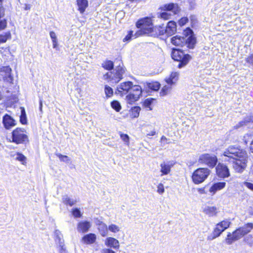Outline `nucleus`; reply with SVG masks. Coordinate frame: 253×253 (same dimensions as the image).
<instances>
[{
	"label": "nucleus",
	"mask_w": 253,
	"mask_h": 253,
	"mask_svg": "<svg viewBox=\"0 0 253 253\" xmlns=\"http://www.w3.org/2000/svg\"><path fill=\"white\" fill-rule=\"evenodd\" d=\"M133 110L136 112V114L134 115V117H137L139 116V111L140 110V108L135 107L134 108Z\"/></svg>",
	"instance_id": "obj_53"
},
{
	"label": "nucleus",
	"mask_w": 253,
	"mask_h": 253,
	"mask_svg": "<svg viewBox=\"0 0 253 253\" xmlns=\"http://www.w3.org/2000/svg\"><path fill=\"white\" fill-rule=\"evenodd\" d=\"M97 229L100 235L102 237H106L108 234V227L103 222L98 220L96 223Z\"/></svg>",
	"instance_id": "obj_18"
},
{
	"label": "nucleus",
	"mask_w": 253,
	"mask_h": 253,
	"mask_svg": "<svg viewBox=\"0 0 253 253\" xmlns=\"http://www.w3.org/2000/svg\"><path fill=\"white\" fill-rule=\"evenodd\" d=\"M246 61L247 62L253 64V54H251L246 59Z\"/></svg>",
	"instance_id": "obj_50"
},
{
	"label": "nucleus",
	"mask_w": 253,
	"mask_h": 253,
	"mask_svg": "<svg viewBox=\"0 0 253 253\" xmlns=\"http://www.w3.org/2000/svg\"><path fill=\"white\" fill-rule=\"evenodd\" d=\"M231 224V222L228 219L224 220L217 224L219 226V227H221L224 231H225L226 229H227Z\"/></svg>",
	"instance_id": "obj_29"
},
{
	"label": "nucleus",
	"mask_w": 253,
	"mask_h": 253,
	"mask_svg": "<svg viewBox=\"0 0 253 253\" xmlns=\"http://www.w3.org/2000/svg\"><path fill=\"white\" fill-rule=\"evenodd\" d=\"M142 93V89L140 86L138 85H133L129 93L126 95V99L127 102L129 104L138 100Z\"/></svg>",
	"instance_id": "obj_10"
},
{
	"label": "nucleus",
	"mask_w": 253,
	"mask_h": 253,
	"mask_svg": "<svg viewBox=\"0 0 253 253\" xmlns=\"http://www.w3.org/2000/svg\"><path fill=\"white\" fill-rule=\"evenodd\" d=\"M125 69L121 66H117L113 71L104 74L103 79L107 80L111 84H116L119 83L123 78Z\"/></svg>",
	"instance_id": "obj_5"
},
{
	"label": "nucleus",
	"mask_w": 253,
	"mask_h": 253,
	"mask_svg": "<svg viewBox=\"0 0 253 253\" xmlns=\"http://www.w3.org/2000/svg\"><path fill=\"white\" fill-rule=\"evenodd\" d=\"M156 134V131L155 130H152L147 134V136H153Z\"/></svg>",
	"instance_id": "obj_55"
},
{
	"label": "nucleus",
	"mask_w": 253,
	"mask_h": 253,
	"mask_svg": "<svg viewBox=\"0 0 253 253\" xmlns=\"http://www.w3.org/2000/svg\"><path fill=\"white\" fill-rule=\"evenodd\" d=\"M226 183L224 182H217L214 183L210 189V192L212 193L213 194L218 191L222 189L225 187Z\"/></svg>",
	"instance_id": "obj_25"
},
{
	"label": "nucleus",
	"mask_w": 253,
	"mask_h": 253,
	"mask_svg": "<svg viewBox=\"0 0 253 253\" xmlns=\"http://www.w3.org/2000/svg\"><path fill=\"white\" fill-rule=\"evenodd\" d=\"M96 237L94 234L89 233L84 236L82 238V241L86 244H91L96 241Z\"/></svg>",
	"instance_id": "obj_23"
},
{
	"label": "nucleus",
	"mask_w": 253,
	"mask_h": 253,
	"mask_svg": "<svg viewBox=\"0 0 253 253\" xmlns=\"http://www.w3.org/2000/svg\"><path fill=\"white\" fill-rule=\"evenodd\" d=\"M147 84L149 88L154 91L158 90L160 87V84L158 82H156L148 83Z\"/></svg>",
	"instance_id": "obj_32"
},
{
	"label": "nucleus",
	"mask_w": 253,
	"mask_h": 253,
	"mask_svg": "<svg viewBox=\"0 0 253 253\" xmlns=\"http://www.w3.org/2000/svg\"><path fill=\"white\" fill-rule=\"evenodd\" d=\"M210 173V171L207 168H199L194 171L192 176L193 182L196 184L203 182Z\"/></svg>",
	"instance_id": "obj_8"
},
{
	"label": "nucleus",
	"mask_w": 253,
	"mask_h": 253,
	"mask_svg": "<svg viewBox=\"0 0 253 253\" xmlns=\"http://www.w3.org/2000/svg\"><path fill=\"white\" fill-rule=\"evenodd\" d=\"M199 162L208 165L210 167H213L216 164L217 158L214 155L209 154H204L200 156Z\"/></svg>",
	"instance_id": "obj_12"
},
{
	"label": "nucleus",
	"mask_w": 253,
	"mask_h": 253,
	"mask_svg": "<svg viewBox=\"0 0 253 253\" xmlns=\"http://www.w3.org/2000/svg\"><path fill=\"white\" fill-rule=\"evenodd\" d=\"M223 231L224 230L221 227H219L217 224H216L213 232L208 237L207 239L208 240H212L219 237Z\"/></svg>",
	"instance_id": "obj_21"
},
{
	"label": "nucleus",
	"mask_w": 253,
	"mask_h": 253,
	"mask_svg": "<svg viewBox=\"0 0 253 253\" xmlns=\"http://www.w3.org/2000/svg\"><path fill=\"white\" fill-rule=\"evenodd\" d=\"M7 25V22L5 19H2L0 20V30H3L5 29Z\"/></svg>",
	"instance_id": "obj_47"
},
{
	"label": "nucleus",
	"mask_w": 253,
	"mask_h": 253,
	"mask_svg": "<svg viewBox=\"0 0 253 253\" xmlns=\"http://www.w3.org/2000/svg\"><path fill=\"white\" fill-rule=\"evenodd\" d=\"M0 75L3 76V79L7 82L11 83L13 77L11 75V69L9 66H3L0 68Z\"/></svg>",
	"instance_id": "obj_15"
},
{
	"label": "nucleus",
	"mask_w": 253,
	"mask_h": 253,
	"mask_svg": "<svg viewBox=\"0 0 253 253\" xmlns=\"http://www.w3.org/2000/svg\"><path fill=\"white\" fill-rule=\"evenodd\" d=\"M78 10L81 14H83L86 8L88 7V3L87 0H77Z\"/></svg>",
	"instance_id": "obj_22"
},
{
	"label": "nucleus",
	"mask_w": 253,
	"mask_h": 253,
	"mask_svg": "<svg viewBox=\"0 0 253 253\" xmlns=\"http://www.w3.org/2000/svg\"><path fill=\"white\" fill-rule=\"evenodd\" d=\"M111 107L117 112H119L121 109L120 103L118 101H113L111 103Z\"/></svg>",
	"instance_id": "obj_40"
},
{
	"label": "nucleus",
	"mask_w": 253,
	"mask_h": 253,
	"mask_svg": "<svg viewBox=\"0 0 253 253\" xmlns=\"http://www.w3.org/2000/svg\"><path fill=\"white\" fill-rule=\"evenodd\" d=\"M72 215L75 218L81 217L82 215V214L80 211V210L78 208H75L72 209Z\"/></svg>",
	"instance_id": "obj_41"
},
{
	"label": "nucleus",
	"mask_w": 253,
	"mask_h": 253,
	"mask_svg": "<svg viewBox=\"0 0 253 253\" xmlns=\"http://www.w3.org/2000/svg\"><path fill=\"white\" fill-rule=\"evenodd\" d=\"M49 35L52 42L53 47L56 49L58 46V40L56 34L53 31H51Z\"/></svg>",
	"instance_id": "obj_31"
},
{
	"label": "nucleus",
	"mask_w": 253,
	"mask_h": 253,
	"mask_svg": "<svg viewBox=\"0 0 253 253\" xmlns=\"http://www.w3.org/2000/svg\"><path fill=\"white\" fill-rule=\"evenodd\" d=\"M56 155L59 158L61 161L68 163L70 161L69 157L66 155H63L60 153H56Z\"/></svg>",
	"instance_id": "obj_39"
},
{
	"label": "nucleus",
	"mask_w": 253,
	"mask_h": 253,
	"mask_svg": "<svg viewBox=\"0 0 253 253\" xmlns=\"http://www.w3.org/2000/svg\"><path fill=\"white\" fill-rule=\"evenodd\" d=\"M42 100H40V110L41 111H42Z\"/></svg>",
	"instance_id": "obj_56"
},
{
	"label": "nucleus",
	"mask_w": 253,
	"mask_h": 253,
	"mask_svg": "<svg viewBox=\"0 0 253 253\" xmlns=\"http://www.w3.org/2000/svg\"><path fill=\"white\" fill-rule=\"evenodd\" d=\"M191 20L192 23H194V17L193 16H191Z\"/></svg>",
	"instance_id": "obj_58"
},
{
	"label": "nucleus",
	"mask_w": 253,
	"mask_h": 253,
	"mask_svg": "<svg viewBox=\"0 0 253 253\" xmlns=\"http://www.w3.org/2000/svg\"><path fill=\"white\" fill-rule=\"evenodd\" d=\"M204 212L210 216L216 215L217 212V208L215 207H207L204 210Z\"/></svg>",
	"instance_id": "obj_27"
},
{
	"label": "nucleus",
	"mask_w": 253,
	"mask_h": 253,
	"mask_svg": "<svg viewBox=\"0 0 253 253\" xmlns=\"http://www.w3.org/2000/svg\"><path fill=\"white\" fill-rule=\"evenodd\" d=\"M54 233L55 236V241L56 243L59 245V246L63 245L64 241L62 239L63 236L60 231L59 230H56Z\"/></svg>",
	"instance_id": "obj_28"
},
{
	"label": "nucleus",
	"mask_w": 253,
	"mask_h": 253,
	"mask_svg": "<svg viewBox=\"0 0 253 253\" xmlns=\"http://www.w3.org/2000/svg\"><path fill=\"white\" fill-rule=\"evenodd\" d=\"M91 224L89 221H83L78 223L77 229L79 232L85 233L88 231Z\"/></svg>",
	"instance_id": "obj_19"
},
{
	"label": "nucleus",
	"mask_w": 253,
	"mask_h": 253,
	"mask_svg": "<svg viewBox=\"0 0 253 253\" xmlns=\"http://www.w3.org/2000/svg\"><path fill=\"white\" fill-rule=\"evenodd\" d=\"M25 129L16 128L12 132V142L16 144H22L28 141V137Z\"/></svg>",
	"instance_id": "obj_9"
},
{
	"label": "nucleus",
	"mask_w": 253,
	"mask_h": 253,
	"mask_svg": "<svg viewBox=\"0 0 253 253\" xmlns=\"http://www.w3.org/2000/svg\"><path fill=\"white\" fill-rule=\"evenodd\" d=\"M157 192L160 194H163L165 192V188L162 183H159L157 186Z\"/></svg>",
	"instance_id": "obj_43"
},
{
	"label": "nucleus",
	"mask_w": 253,
	"mask_h": 253,
	"mask_svg": "<svg viewBox=\"0 0 253 253\" xmlns=\"http://www.w3.org/2000/svg\"><path fill=\"white\" fill-rule=\"evenodd\" d=\"M253 229V224L249 223L236 229L232 233H229L225 239L226 243L228 245L231 244L234 241L240 239L250 232Z\"/></svg>",
	"instance_id": "obj_3"
},
{
	"label": "nucleus",
	"mask_w": 253,
	"mask_h": 253,
	"mask_svg": "<svg viewBox=\"0 0 253 253\" xmlns=\"http://www.w3.org/2000/svg\"><path fill=\"white\" fill-rule=\"evenodd\" d=\"M7 38L6 36L0 35V43L6 42Z\"/></svg>",
	"instance_id": "obj_51"
},
{
	"label": "nucleus",
	"mask_w": 253,
	"mask_h": 253,
	"mask_svg": "<svg viewBox=\"0 0 253 253\" xmlns=\"http://www.w3.org/2000/svg\"><path fill=\"white\" fill-rule=\"evenodd\" d=\"M120 137L125 143L127 145H128L129 143V137L128 135L126 134L120 133Z\"/></svg>",
	"instance_id": "obj_42"
},
{
	"label": "nucleus",
	"mask_w": 253,
	"mask_h": 253,
	"mask_svg": "<svg viewBox=\"0 0 253 253\" xmlns=\"http://www.w3.org/2000/svg\"><path fill=\"white\" fill-rule=\"evenodd\" d=\"M173 59L179 62L178 67L181 68L186 66L191 59V56L188 54H185L182 50L173 49L171 53Z\"/></svg>",
	"instance_id": "obj_7"
},
{
	"label": "nucleus",
	"mask_w": 253,
	"mask_h": 253,
	"mask_svg": "<svg viewBox=\"0 0 253 253\" xmlns=\"http://www.w3.org/2000/svg\"><path fill=\"white\" fill-rule=\"evenodd\" d=\"M172 162H163L160 164V171L161 172V176L169 174L171 171V168L173 166Z\"/></svg>",
	"instance_id": "obj_16"
},
{
	"label": "nucleus",
	"mask_w": 253,
	"mask_h": 253,
	"mask_svg": "<svg viewBox=\"0 0 253 253\" xmlns=\"http://www.w3.org/2000/svg\"><path fill=\"white\" fill-rule=\"evenodd\" d=\"M161 10L167 11L160 13L158 15V17L164 20H169L171 18L172 12L173 15L178 14L180 11V8L176 3L166 4L160 8Z\"/></svg>",
	"instance_id": "obj_4"
},
{
	"label": "nucleus",
	"mask_w": 253,
	"mask_h": 253,
	"mask_svg": "<svg viewBox=\"0 0 253 253\" xmlns=\"http://www.w3.org/2000/svg\"><path fill=\"white\" fill-rule=\"evenodd\" d=\"M105 93L107 97H110L113 95V89L107 85L105 86Z\"/></svg>",
	"instance_id": "obj_38"
},
{
	"label": "nucleus",
	"mask_w": 253,
	"mask_h": 253,
	"mask_svg": "<svg viewBox=\"0 0 253 253\" xmlns=\"http://www.w3.org/2000/svg\"><path fill=\"white\" fill-rule=\"evenodd\" d=\"M140 35V34L139 32H137L135 35H133V31H130L128 34L126 36V37L123 39L124 42H128L130 41L132 38H136L139 36Z\"/></svg>",
	"instance_id": "obj_30"
},
{
	"label": "nucleus",
	"mask_w": 253,
	"mask_h": 253,
	"mask_svg": "<svg viewBox=\"0 0 253 253\" xmlns=\"http://www.w3.org/2000/svg\"><path fill=\"white\" fill-rule=\"evenodd\" d=\"M136 26L137 28L140 29V30L138 31L140 35L151 34L154 29L152 19L148 17L139 19L136 23Z\"/></svg>",
	"instance_id": "obj_6"
},
{
	"label": "nucleus",
	"mask_w": 253,
	"mask_h": 253,
	"mask_svg": "<svg viewBox=\"0 0 253 253\" xmlns=\"http://www.w3.org/2000/svg\"><path fill=\"white\" fill-rule=\"evenodd\" d=\"M224 161L233 163V168L236 172L242 173L247 167L248 156L246 152L236 145H230L223 154Z\"/></svg>",
	"instance_id": "obj_1"
},
{
	"label": "nucleus",
	"mask_w": 253,
	"mask_h": 253,
	"mask_svg": "<svg viewBox=\"0 0 253 253\" xmlns=\"http://www.w3.org/2000/svg\"><path fill=\"white\" fill-rule=\"evenodd\" d=\"M4 15V10L2 7H0V18L3 17Z\"/></svg>",
	"instance_id": "obj_54"
},
{
	"label": "nucleus",
	"mask_w": 253,
	"mask_h": 253,
	"mask_svg": "<svg viewBox=\"0 0 253 253\" xmlns=\"http://www.w3.org/2000/svg\"><path fill=\"white\" fill-rule=\"evenodd\" d=\"M253 122V117H251L250 118H247L246 119V120H245V121H242L239 124H240V126H237V128L240 127V126H243L244 125H245V123L246 122L247 123V122Z\"/></svg>",
	"instance_id": "obj_46"
},
{
	"label": "nucleus",
	"mask_w": 253,
	"mask_h": 253,
	"mask_svg": "<svg viewBox=\"0 0 253 253\" xmlns=\"http://www.w3.org/2000/svg\"><path fill=\"white\" fill-rule=\"evenodd\" d=\"M179 73L176 72H172L168 78L166 79V82L168 84L173 85L178 79Z\"/></svg>",
	"instance_id": "obj_24"
},
{
	"label": "nucleus",
	"mask_w": 253,
	"mask_h": 253,
	"mask_svg": "<svg viewBox=\"0 0 253 253\" xmlns=\"http://www.w3.org/2000/svg\"><path fill=\"white\" fill-rule=\"evenodd\" d=\"M250 149H251L252 152L253 153V141H252L251 145H250Z\"/></svg>",
	"instance_id": "obj_57"
},
{
	"label": "nucleus",
	"mask_w": 253,
	"mask_h": 253,
	"mask_svg": "<svg viewBox=\"0 0 253 253\" xmlns=\"http://www.w3.org/2000/svg\"><path fill=\"white\" fill-rule=\"evenodd\" d=\"M185 37L176 36L171 39V42L175 46H183L187 45V47L193 48L196 43L195 38L193 36V31L187 28L184 32Z\"/></svg>",
	"instance_id": "obj_2"
},
{
	"label": "nucleus",
	"mask_w": 253,
	"mask_h": 253,
	"mask_svg": "<svg viewBox=\"0 0 253 253\" xmlns=\"http://www.w3.org/2000/svg\"><path fill=\"white\" fill-rule=\"evenodd\" d=\"M216 169L217 174L220 177H228L230 175L229 169L226 165L223 164H219L217 166Z\"/></svg>",
	"instance_id": "obj_13"
},
{
	"label": "nucleus",
	"mask_w": 253,
	"mask_h": 253,
	"mask_svg": "<svg viewBox=\"0 0 253 253\" xmlns=\"http://www.w3.org/2000/svg\"><path fill=\"white\" fill-rule=\"evenodd\" d=\"M3 0H0V2H1Z\"/></svg>",
	"instance_id": "obj_60"
},
{
	"label": "nucleus",
	"mask_w": 253,
	"mask_h": 253,
	"mask_svg": "<svg viewBox=\"0 0 253 253\" xmlns=\"http://www.w3.org/2000/svg\"><path fill=\"white\" fill-rule=\"evenodd\" d=\"M188 21V18L187 17H182L178 21V24L180 26H184L186 23H187Z\"/></svg>",
	"instance_id": "obj_44"
},
{
	"label": "nucleus",
	"mask_w": 253,
	"mask_h": 253,
	"mask_svg": "<svg viewBox=\"0 0 253 253\" xmlns=\"http://www.w3.org/2000/svg\"><path fill=\"white\" fill-rule=\"evenodd\" d=\"M2 123L4 127L7 129H9L12 127L16 126L15 121L11 116L7 114H6L3 116Z\"/></svg>",
	"instance_id": "obj_17"
},
{
	"label": "nucleus",
	"mask_w": 253,
	"mask_h": 253,
	"mask_svg": "<svg viewBox=\"0 0 253 253\" xmlns=\"http://www.w3.org/2000/svg\"><path fill=\"white\" fill-rule=\"evenodd\" d=\"M171 84H168L165 85L161 90V93L162 95H165L168 94L171 90Z\"/></svg>",
	"instance_id": "obj_36"
},
{
	"label": "nucleus",
	"mask_w": 253,
	"mask_h": 253,
	"mask_svg": "<svg viewBox=\"0 0 253 253\" xmlns=\"http://www.w3.org/2000/svg\"><path fill=\"white\" fill-rule=\"evenodd\" d=\"M154 100V99L152 98H147L143 103L144 106L146 108H148L149 110H151L152 108L151 107V105Z\"/></svg>",
	"instance_id": "obj_37"
},
{
	"label": "nucleus",
	"mask_w": 253,
	"mask_h": 253,
	"mask_svg": "<svg viewBox=\"0 0 253 253\" xmlns=\"http://www.w3.org/2000/svg\"><path fill=\"white\" fill-rule=\"evenodd\" d=\"M244 185L249 189L253 191V183L248 182H244Z\"/></svg>",
	"instance_id": "obj_48"
},
{
	"label": "nucleus",
	"mask_w": 253,
	"mask_h": 253,
	"mask_svg": "<svg viewBox=\"0 0 253 253\" xmlns=\"http://www.w3.org/2000/svg\"><path fill=\"white\" fill-rule=\"evenodd\" d=\"M176 22L173 21H169L165 28L159 27L160 28L159 30V34L160 35L166 34L168 36H172L176 32Z\"/></svg>",
	"instance_id": "obj_11"
},
{
	"label": "nucleus",
	"mask_w": 253,
	"mask_h": 253,
	"mask_svg": "<svg viewBox=\"0 0 253 253\" xmlns=\"http://www.w3.org/2000/svg\"><path fill=\"white\" fill-rule=\"evenodd\" d=\"M133 84L131 82H125L120 84L117 87V91L121 93L126 94L131 90Z\"/></svg>",
	"instance_id": "obj_14"
},
{
	"label": "nucleus",
	"mask_w": 253,
	"mask_h": 253,
	"mask_svg": "<svg viewBox=\"0 0 253 253\" xmlns=\"http://www.w3.org/2000/svg\"><path fill=\"white\" fill-rule=\"evenodd\" d=\"M15 159L17 160H18V161H19L20 162H23L25 161L26 157L23 154L18 153L16 154V156Z\"/></svg>",
	"instance_id": "obj_45"
},
{
	"label": "nucleus",
	"mask_w": 253,
	"mask_h": 253,
	"mask_svg": "<svg viewBox=\"0 0 253 253\" xmlns=\"http://www.w3.org/2000/svg\"><path fill=\"white\" fill-rule=\"evenodd\" d=\"M105 244L109 247L117 249L119 247V242L118 240L113 237H108L105 240Z\"/></svg>",
	"instance_id": "obj_20"
},
{
	"label": "nucleus",
	"mask_w": 253,
	"mask_h": 253,
	"mask_svg": "<svg viewBox=\"0 0 253 253\" xmlns=\"http://www.w3.org/2000/svg\"><path fill=\"white\" fill-rule=\"evenodd\" d=\"M101 253H115L113 251L108 249H105L102 250Z\"/></svg>",
	"instance_id": "obj_52"
},
{
	"label": "nucleus",
	"mask_w": 253,
	"mask_h": 253,
	"mask_svg": "<svg viewBox=\"0 0 253 253\" xmlns=\"http://www.w3.org/2000/svg\"><path fill=\"white\" fill-rule=\"evenodd\" d=\"M30 9V7L28 5H26L25 9Z\"/></svg>",
	"instance_id": "obj_59"
},
{
	"label": "nucleus",
	"mask_w": 253,
	"mask_h": 253,
	"mask_svg": "<svg viewBox=\"0 0 253 253\" xmlns=\"http://www.w3.org/2000/svg\"><path fill=\"white\" fill-rule=\"evenodd\" d=\"M108 229L110 232L116 233L120 231L121 228L118 225L112 223L108 226Z\"/></svg>",
	"instance_id": "obj_33"
},
{
	"label": "nucleus",
	"mask_w": 253,
	"mask_h": 253,
	"mask_svg": "<svg viewBox=\"0 0 253 253\" xmlns=\"http://www.w3.org/2000/svg\"><path fill=\"white\" fill-rule=\"evenodd\" d=\"M102 66L104 69L110 70L113 69L114 64L113 62L110 60H106L102 63Z\"/></svg>",
	"instance_id": "obj_34"
},
{
	"label": "nucleus",
	"mask_w": 253,
	"mask_h": 253,
	"mask_svg": "<svg viewBox=\"0 0 253 253\" xmlns=\"http://www.w3.org/2000/svg\"><path fill=\"white\" fill-rule=\"evenodd\" d=\"M161 142L162 143H163L164 144H169L170 142L169 141V139H168L167 138H166L165 136H162L161 138Z\"/></svg>",
	"instance_id": "obj_49"
},
{
	"label": "nucleus",
	"mask_w": 253,
	"mask_h": 253,
	"mask_svg": "<svg viewBox=\"0 0 253 253\" xmlns=\"http://www.w3.org/2000/svg\"><path fill=\"white\" fill-rule=\"evenodd\" d=\"M62 202L65 205H69L71 207L77 203V200L66 195L62 197Z\"/></svg>",
	"instance_id": "obj_26"
},
{
	"label": "nucleus",
	"mask_w": 253,
	"mask_h": 253,
	"mask_svg": "<svg viewBox=\"0 0 253 253\" xmlns=\"http://www.w3.org/2000/svg\"><path fill=\"white\" fill-rule=\"evenodd\" d=\"M20 122L23 125L27 124V118L26 112L23 108H21V113L20 117Z\"/></svg>",
	"instance_id": "obj_35"
}]
</instances>
